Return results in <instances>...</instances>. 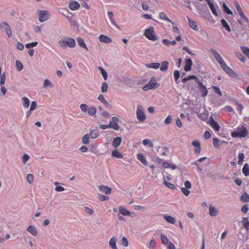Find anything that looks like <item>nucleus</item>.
I'll return each mask as SVG.
<instances>
[{
  "instance_id": "nucleus-1",
  "label": "nucleus",
  "mask_w": 249,
  "mask_h": 249,
  "mask_svg": "<svg viewBox=\"0 0 249 249\" xmlns=\"http://www.w3.org/2000/svg\"><path fill=\"white\" fill-rule=\"evenodd\" d=\"M210 52L217 62L219 64L222 69L228 74L231 77H234L236 75V73L231 68L226 65L224 60L216 50L213 49H211Z\"/></svg>"
},
{
  "instance_id": "nucleus-2",
  "label": "nucleus",
  "mask_w": 249,
  "mask_h": 249,
  "mask_svg": "<svg viewBox=\"0 0 249 249\" xmlns=\"http://www.w3.org/2000/svg\"><path fill=\"white\" fill-rule=\"evenodd\" d=\"M59 44L63 48H66L67 46L70 48H74L76 45V42L73 38L68 37L60 40Z\"/></svg>"
},
{
  "instance_id": "nucleus-3",
  "label": "nucleus",
  "mask_w": 249,
  "mask_h": 249,
  "mask_svg": "<svg viewBox=\"0 0 249 249\" xmlns=\"http://www.w3.org/2000/svg\"><path fill=\"white\" fill-rule=\"evenodd\" d=\"M247 134L248 131L244 126L238 127L236 130L231 133L232 138H243L245 137Z\"/></svg>"
},
{
  "instance_id": "nucleus-4",
  "label": "nucleus",
  "mask_w": 249,
  "mask_h": 249,
  "mask_svg": "<svg viewBox=\"0 0 249 249\" xmlns=\"http://www.w3.org/2000/svg\"><path fill=\"white\" fill-rule=\"evenodd\" d=\"M144 35L149 40L155 41L157 39V36L155 34L154 29L153 27L145 30Z\"/></svg>"
},
{
  "instance_id": "nucleus-5",
  "label": "nucleus",
  "mask_w": 249,
  "mask_h": 249,
  "mask_svg": "<svg viewBox=\"0 0 249 249\" xmlns=\"http://www.w3.org/2000/svg\"><path fill=\"white\" fill-rule=\"evenodd\" d=\"M137 119L141 122H143L146 120V116L143 107L142 106H138L136 111Z\"/></svg>"
},
{
  "instance_id": "nucleus-6",
  "label": "nucleus",
  "mask_w": 249,
  "mask_h": 249,
  "mask_svg": "<svg viewBox=\"0 0 249 249\" xmlns=\"http://www.w3.org/2000/svg\"><path fill=\"white\" fill-rule=\"evenodd\" d=\"M38 14V20L41 22H45L49 19L51 17L49 12L46 10H39Z\"/></svg>"
},
{
  "instance_id": "nucleus-7",
  "label": "nucleus",
  "mask_w": 249,
  "mask_h": 249,
  "mask_svg": "<svg viewBox=\"0 0 249 249\" xmlns=\"http://www.w3.org/2000/svg\"><path fill=\"white\" fill-rule=\"evenodd\" d=\"M157 85L158 83L155 77H153L150 79L148 84L143 87V89L144 90L152 89L153 88L158 87L159 85Z\"/></svg>"
},
{
  "instance_id": "nucleus-8",
  "label": "nucleus",
  "mask_w": 249,
  "mask_h": 249,
  "mask_svg": "<svg viewBox=\"0 0 249 249\" xmlns=\"http://www.w3.org/2000/svg\"><path fill=\"white\" fill-rule=\"evenodd\" d=\"M234 5H235V6L236 7V9L237 11L238 12V14L240 16L241 18L245 20V21L247 23H249V20L248 18L246 17V16L244 15V13H243V12L242 11V9L240 5H239V4L236 1L234 2Z\"/></svg>"
},
{
  "instance_id": "nucleus-9",
  "label": "nucleus",
  "mask_w": 249,
  "mask_h": 249,
  "mask_svg": "<svg viewBox=\"0 0 249 249\" xmlns=\"http://www.w3.org/2000/svg\"><path fill=\"white\" fill-rule=\"evenodd\" d=\"M119 119L117 117H113L112 118V121L109 122L110 125V128H113L115 130H118L119 129V125L118 124V123L119 122Z\"/></svg>"
},
{
  "instance_id": "nucleus-10",
  "label": "nucleus",
  "mask_w": 249,
  "mask_h": 249,
  "mask_svg": "<svg viewBox=\"0 0 249 249\" xmlns=\"http://www.w3.org/2000/svg\"><path fill=\"white\" fill-rule=\"evenodd\" d=\"M209 124L215 131H218L220 130V126L216 122L212 117H211L210 120L208 122Z\"/></svg>"
},
{
  "instance_id": "nucleus-11",
  "label": "nucleus",
  "mask_w": 249,
  "mask_h": 249,
  "mask_svg": "<svg viewBox=\"0 0 249 249\" xmlns=\"http://www.w3.org/2000/svg\"><path fill=\"white\" fill-rule=\"evenodd\" d=\"M0 27L3 28L5 29V32L9 37H10L12 36V32L10 26L6 22H3L0 24Z\"/></svg>"
},
{
  "instance_id": "nucleus-12",
  "label": "nucleus",
  "mask_w": 249,
  "mask_h": 249,
  "mask_svg": "<svg viewBox=\"0 0 249 249\" xmlns=\"http://www.w3.org/2000/svg\"><path fill=\"white\" fill-rule=\"evenodd\" d=\"M197 83L198 84V88L201 93V96L203 97L206 96L208 93V90L206 87L199 80L197 82Z\"/></svg>"
},
{
  "instance_id": "nucleus-13",
  "label": "nucleus",
  "mask_w": 249,
  "mask_h": 249,
  "mask_svg": "<svg viewBox=\"0 0 249 249\" xmlns=\"http://www.w3.org/2000/svg\"><path fill=\"white\" fill-rule=\"evenodd\" d=\"M119 212L124 216H129L133 217L135 215V213L129 212L125 208L122 206L119 207Z\"/></svg>"
},
{
  "instance_id": "nucleus-14",
  "label": "nucleus",
  "mask_w": 249,
  "mask_h": 249,
  "mask_svg": "<svg viewBox=\"0 0 249 249\" xmlns=\"http://www.w3.org/2000/svg\"><path fill=\"white\" fill-rule=\"evenodd\" d=\"M99 39L101 42H104L106 43H109L112 41L111 38L104 35H101L99 37Z\"/></svg>"
},
{
  "instance_id": "nucleus-15",
  "label": "nucleus",
  "mask_w": 249,
  "mask_h": 249,
  "mask_svg": "<svg viewBox=\"0 0 249 249\" xmlns=\"http://www.w3.org/2000/svg\"><path fill=\"white\" fill-rule=\"evenodd\" d=\"M69 7L71 10H76L79 8L80 4L76 1H72L69 3Z\"/></svg>"
},
{
  "instance_id": "nucleus-16",
  "label": "nucleus",
  "mask_w": 249,
  "mask_h": 249,
  "mask_svg": "<svg viewBox=\"0 0 249 249\" xmlns=\"http://www.w3.org/2000/svg\"><path fill=\"white\" fill-rule=\"evenodd\" d=\"M98 189L101 192L105 193L107 195L111 193L112 189L109 187L102 185L99 186L98 187Z\"/></svg>"
},
{
  "instance_id": "nucleus-17",
  "label": "nucleus",
  "mask_w": 249,
  "mask_h": 249,
  "mask_svg": "<svg viewBox=\"0 0 249 249\" xmlns=\"http://www.w3.org/2000/svg\"><path fill=\"white\" fill-rule=\"evenodd\" d=\"M184 70L188 71L191 70L193 62L191 58H187L185 60Z\"/></svg>"
},
{
  "instance_id": "nucleus-18",
  "label": "nucleus",
  "mask_w": 249,
  "mask_h": 249,
  "mask_svg": "<svg viewBox=\"0 0 249 249\" xmlns=\"http://www.w3.org/2000/svg\"><path fill=\"white\" fill-rule=\"evenodd\" d=\"M192 145L195 146V152L196 154H198L200 153L201 151V147L200 142L197 141H194L192 142Z\"/></svg>"
},
{
  "instance_id": "nucleus-19",
  "label": "nucleus",
  "mask_w": 249,
  "mask_h": 249,
  "mask_svg": "<svg viewBox=\"0 0 249 249\" xmlns=\"http://www.w3.org/2000/svg\"><path fill=\"white\" fill-rule=\"evenodd\" d=\"M27 231L35 236H36L38 235V232L36 229L33 226H29L28 227Z\"/></svg>"
},
{
  "instance_id": "nucleus-20",
  "label": "nucleus",
  "mask_w": 249,
  "mask_h": 249,
  "mask_svg": "<svg viewBox=\"0 0 249 249\" xmlns=\"http://www.w3.org/2000/svg\"><path fill=\"white\" fill-rule=\"evenodd\" d=\"M206 0L213 14L215 16H217L218 14L215 10L214 4L210 0Z\"/></svg>"
},
{
  "instance_id": "nucleus-21",
  "label": "nucleus",
  "mask_w": 249,
  "mask_h": 249,
  "mask_svg": "<svg viewBox=\"0 0 249 249\" xmlns=\"http://www.w3.org/2000/svg\"><path fill=\"white\" fill-rule=\"evenodd\" d=\"M117 238L115 237H112L109 241V244L112 249H118L116 246Z\"/></svg>"
},
{
  "instance_id": "nucleus-22",
  "label": "nucleus",
  "mask_w": 249,
  "mask_h": 249,
  "mask_svg": "<svg viewBox=\"0 0 249 249\" xmlns=\"http://www.w3.org/2000/svg\"><path fill=\"white\" fill-rule=\"evenodd\" d=\"M137 159L144 165H148V162L147 161L146 158L142 154H138L137 155Z\"/></svg>"
},
{
  "instance_id": "nucleus-23",
  "label": "nucleus",
  "mask_w": 249,
  "mask_h": 249,
  "mask_svg": "<svg viewBox=\"0 0 249 249\" xmlns=\"http://www.w3.org/2000/svg\"><path fill=\"white\" fill-rule=\"evenodd\" d=\"M122 142V138L120 137H117L114 139L112 142V146L115 148L118 147Z\"/></svg>"
},
{
  "instance_id": "nucleus-24",
  "label": "nucleus",
  "mask_w": 249,
  "mask_h": 249,
  "mask_svg": "<svg viewBox=\"0 0 249 249\" xmlns=\"http://www.w3.org/2000/svg\"><path fill=\"white\" fill-rule=\"evenodd\" d=\"M191 79H195L196 82H198L199 81V79L195 75H189L187 77H185L182 79V82L183 83H185L188 81L191 80Z\"/></svg>"
},
{
  "instance_id": "nucleus-25",
  "label": "nucleus",
  "mask_w": 249,
  "mask_h": 249,
  "mask_svg": "<svg viewBox=\"0 0 249 249\" xmlns=\"http://www.w3.org/2000/svg\"><path fill=\"white\" fill-rule=\"evenodd\" d=\"M160 17L161 19L163 20H166L167 21H169L171 22L173 25L175 24V22L171 21L167 16V15L165 14L164 12H160L159 14Z\"/></svg>"
},
{
  "instance_id": "nucleus-26",
  "label": "nucleus",
  "mask_w": 249,
  "mask_h": 249,
  "mask_svg": "<svg viewBox=\"0 0 249 249\" xmlns=\"http://www.w3.org/2000/svg\"><path fill=\"white\" fill-rule=\"evenodd\" d=\"M242 173L246 177L249 176V165L248 163H245L242 168Z\"/></svg>"
},
{
  "instance_id": "nucleus-27",
  "label": "nucleus",
  "mask_w": 249,
  "mask_h": 249,
  "mask_svg": "<svg viewBox=\"0 0 249 249\" xmlns=\"http://www.w3.org/2000/svg\"><path fill=\"white\" fill-rule=\"evenodd\" d=\"M242 223L247 231L249 230V219L248 217H244L242 220Z\"/></svg>"
},
{
  "instance_id": "nucleus-28",
  "label": "nucleus",
  "mask_w": 249,
  "mask_h": 249,
  "mask_svg": "<svg viewBox=\"0 0 249 249\" xmlns=\"http://www.w3.org/2000/svg\"><path fill=\"white\" fill-rule=\"evenodd\" d=\"M89 135L91 138L96 139L99 136V131L98 129H94L91 130Z\"/></svg>"
},
{
  "instance_id": "nucleus-29",
  "label": "nucleus",
  "mask_w": 249,
  "mask_h": 249,
  "mask_svg": "<svg viewBox=\"0 0 249 249\" xmlns=\"http://www.w3.org/2000/svg\"><path fill=\"white\" fill-rule=\"evenodd\" d=\"M188 22L190 26L194 30L196 31H197L198 30V28L197 26L196 23V21L188 18Z\"/></svg>"
},
{
  "instance_id": "nucleus-30",
  "label": "nucleus",
  "mask_w": 249,
  "mask_h": 249,
  "mask_svg": "<svg viewBox=\"0 0 249 249\" xmlns=\"http://www.w3.org/2000/svg\"><path fill=\"white\" fill-rule=\"evenodd\" d=\"M162 166L165 168H171L173 170L176 169V166L174 164L170 163L169 162L167 161H164L162 163Z\"/></svg>"
},
{
  "instance_id": "nucleus-31",
  "label": "nucleus",
  "mask_w": 249,
  "mask_h": 249,
  "mask_svg": "<svg viewBox=\"0 0 249 249\" xmlns=\"http://www.w3.org/2000/svg\"><path fill=\"white\" fill-rule=\"evenodd\" d=\"M163 217L167 222L173 224L175 223L176 220L173 217L169 215H164Z\"/></svg>"
},
{
  "instance_id": "nucleus-32",
  "label": "nucleus",
  "mask_w": 249,
  "mask_h": 249,
  "mask_svg": "<svg viewBox=\"0 0 249 249\" xmlns=\"http://www.w3.org/2000/svg\"><path fill=\"white\" fill-rule=\"evenodd\" d=\"M112 157H115L118 159L122 158L123 156L122 154L117 150H114L111 153Z\"/></svg>"
},
{
  "instance_id": "nucleus-33",
  "label": "nucleus",
  "mask_w": 249,
  "mask_h": 249,
  "mask_svg": "<svg viewBox=\"0 0 249 249\" xmlns=\"http://www.w3.org/2000/svg\"><path fill=\"white\" fill-rule=\"evenodd\" d=\"M209 213L212 216H216L217 213V211L214 207L210 206Z\"/></svg>"
},
{
  "instance_id": "nucleus-34",
  "label": "nucleus",
  "mask_w": 249,
  "mask_h": 249,
  "mask_svg": "<svg viewBox=\"0 0 249 249\" xmlns=\"http://www.w3.org/2000/svg\"><path fill=\"white\" fill-rule=\"evenodd\" d=\"M98 99L102 103H103L106 106L109 107V104L107 102L103 94H100L98 97Z\"/></svg>"
},
{
  "instance_id": "nucleus-35",
  "label": "nucleus",
  "mask_w": 249,
  "mask_h": 249,
  "mask_svg": "<svg viewBox=\"0 0 249 249\" xmlns=\"http://www.w3.org/2000/svg\"><path fill=\"white\" fill-rule=\"evenodd\" d=\"M23 106L24 108H28L30 105V101L28 98L24 97L22 98Z\"/></svg>"
},
{
  "instance_id": "nucleus-36",
  "label": "nucleus",
  "mask_w": 249,
  "mask_h": 249,
  "mask_svg": "<svg viewBox=\"0 0 249 249\" xmlns=\"http://www.w3.org/2000/svg\"><path fill=\"white\" fill-rule=\"evenodd\" d=\"M77 42L80 46L83 47L87 50H88V48H87L83 39L82 38H81V37L77 38Z\"/></svg>"
},
{
  "instance_id": "nucleus-37",
  "label": "nucleus",
  "mask_w": 249,
  "mask_h": 249,
  "mask_svg": "<svg viewBox=\"0 0 249 249\" xmlns=\"http://www.w3.org/2000/svg\"><path fill=\"white\" fill-rule=\"evenodd\" d=\"M168 66V62L166 61H164L161 63V66L160 67V70L162 71H165L167 70Z\"/></svg>"
},
{
  "instance_id": "nucleus-38",
  "label": "nucleus",
  "mask_w": 249,
  "mask_h": 249,
  "mask_svg": "<svg viewBox=\"0 0 249 249\" xmlns=\"http://www.w3.org/2000/svg\"><path fill=\"white\" fill-rule=\"evenodd\" d=\"M88 113L89 115L93 116L96 113V109L94 107H89Z\"/></svg>"
},
{
  "instance_id": "nucleus-39",
  "label": "nucleus",
  "mask_w": 249,
  "mask_h": 249,
  "mask_svg": "<svg viewBox=\"0 0 249 249\" xmlns=\"http://www.w3.org/2000/svg\"><path fill=\"white\" fill-rule=\"evenodd\" d=\"M82 143L84 144H89L90 142L89 136L88 134H85L82 138Z\"/></svg>"
},
{
  "instance_id": "nucleus-40",
  "label": "nucleus",
  "mask_w": 249,
  "mask_h": 249,
  "mask_svg": "<svg viewBox=\"0 0 249 249\" xmlns=\"http://www.w3.org/2000/svg\"><path fill=\"white\" fill-rule=\"evenodd\" d=\"M146 66L148 68L157 69L160 67V64L159 63H152L146 65Z\"/></svg>"
},
{
  "instance_id": "nucleus-41",
  "label": "nucleus",
  "mask_w": 249,
  "mask_h": 249,
  "mask_svg": "<svg viewBox=\"0 0 249 249\" xmlns=\"http://www.w3.org/2000/svg\"><path fill=\"white\" fill-rule=\"evenodd\" d=\"M241 200L243 202L249 201V195L247 193H244L240 197Z\"/></svg>"
},
{
  "instance_id": "nucleus-42",
  "label": "nucleus",
  "mask_w": 249,
  "mask_h": 249,
  "mask_svg": "<svg viewBox=\"0 0 249 249\" xmlns=\"http://www.w3.org/2000/svg\"><path fill=\"white\" fill-rule=\"evenodd\" d=\"M162 42L167 46H169L170 45H175L177 44V42L175 40L170 41L167 39H163L162 40Z\"/></svg>"
},
{
  "instance_id": "nucleus-43",
  "label": "nucleus",
  "mask_w": 249,
  "mask_h": 249,
  "mask_svg": "<svg viewBox=\"0 0 249 249\" xmlns=\"http://www.w3.org/2000/svg\"><path fill=\"white\" fill-rule=\"evenodd\" d=\"M221 22L223 27H224L228 32L231 31L230 26L225 19H221Z\"/></svg>"
},
{
  "instance_id": "nucleus-44",
  "label": "nucleus",
  "mask_w": 249,
  "mask_h": 249,
  "mask_svg": "<svg viewBox=\"0 0 249 249\" xmlns=\"http://www.w3.org/2000/svg\"><path fill=\"white\" fill-rule=\"evenodd\" d=\"M54 184L55 185H56V187L55 188V190L57 192H62V191H64L65 190V188L62 187V186H59V185L60 184V183L57 181H55L54 182Z\"/></svg>"
},
{
  "instance_id": "nucleus-45",
  "label": "nucleus",
  "mask_w": 249,
  "mask_h": 249,
  "mask_svg": "<svg viewBox=\"0 0 249 249\" xmlns=\"http://www.w3.org/2000/svg\"><path fill=\"white\" fill-rule=\"evenodd\" d=\"M213 144L214 148L216 149L220 148L219 141L218 138H214L213 139Z\"/></svg>"
},
{
  "instance_id": "nucleus-46",
  "label": "nucleus",
  "mask_w": 249,
  "mask_h": 249,
  "mask_svg": "<svg viewBox=\"0 0 249 249\" xmlns=\"http://www.w3.org/2000/svg\"><path fill=\"white\" fill-rule=\"evenodd\" d=\"M241 50L243 53L245 54L249 58V48L247 47H241Z\"/></svg>"
},
{
  "instance_id": "nucleus-47",
  "label": "nucleus",
  "mask_w": 249,
  "mask_h": 249,
  "mask_svg": "<svg viewBox=\"0 0 249 249\" xmlns=\"http://www.w3.org/2000/svg\"><path fill=\"white\" fill-rule=\"evenodd\" d=\"M223 8L224 11L227 14L229 15H232V11L228 8V7L227 6V5L224 3L223 4Z\"/></svg>"
},
{
  "instance_id": "nucleus-48",
  "label": "nucleus",
  "mask_w": 249,
  "mask_h": 249,
  "mask_svg": "<svg viewBox=\"0 0 249 249\" xmlns=\"http://www.w3.org/2000/svg\"><path fill=\"white\" fill-rule=\"evenodd\" d=\"M99 69L100 70L102 76H103L104 78L105 79V80H107L108 75H107V73L106 72V71L103 68H102L101 67H99Z\"/></svg>"
},
{
  "instance_id": "nucleus-49",
  "label": "nucleus",
  "mask_w": 249,
  "mask_h": 249,
  "mask_svg": "<svg viewBox=\"0 0 249 249\" xmlns=\"http://www.w3.org/2000/svg\"><path fill=\"white\" fill-rule=\"evenodd\" d=\"M245 158V155L243 153H239L238 154V161L239 164H242Z\"/></svg>"
},
{
  "instance_id": "nucleus-50",
  "label": "nucleus",
  "mask_w": 249,
  "mask_h": 249,
  "mask_svg": "<svg viewBox=\"0 0 249 249\" xmlns=\"http://www.w3.org/2000/svg\"><path fill=\"white\" fill-rule=\"evenodd\" d=\"M98 198L100 201H104L108 200L109 199V197L108 196H104L101 194H98Z\"/></svg>"
},
{
  "instance_id": "nucleus-51",
  "label": "nucleus",
  "mask_w": 249,
  "mask_h": 249,
  "mask_svg": "<svg viewBox=\"0 0 249 249\" xmlns=\"http://www.w3.org/2000/svg\"><path fill=\"white\" fill-rule=\"evenodd\" d=\"M142 143L144 145H149L150 147H153L154 146L153 143L149 139H144L142 141Z\"/></svg>"
},
{
  "instance_id": "nucleus-52",
  "label": "nucleus",
  "mask_w": 249,
  "mask_h": 249,
  "mask_svg": "<svg viewBox=\"0 0 249 249\" xmlns=\"http://www.w3.org/2000/svg\"><path fill=\"white\" fill-rule=\"evenodd\" d=\"M16 64L17 69L18 71H21L23 69V65L19 60H16Z\"/></svg>"
},
{
  "instance_id": "nucleus-53",
  "label": "nucleus",
  "mask_w": 249,
  "mask_h": 249,
  "mask_svg": "<svg viewBox=\"0 0 249 249\" xmlns=\"http://www.w3.org/2000/svg\"><path fill=\"white\" fill-rule=\"evenodd\" d=\"M164 184L167 187H168V188H169L170 189H174L175 188V185L173 184L168 182L165 179H164Z\"/></svg>"
},
{
  "instance_id": "nucleus-54",
  "label": "nucleus",
  "mask_w": 249,
  "mask_h": 249,
  "mask_svg": "<svg viewBox=\"0 0 249 249\" xmlns=\"http://www.w3.org/2000/svg\"><path fill=\"white\" fill-rule=\"evenodd\" d=\"M108 89V85L106 82H103L102 84L101 91L102 92H107Z\"/></svg>"
},
{
  "instance_id": "nucleus-55",
  "label": "nucleus",
  "mask_w": 249,
  "mask_h": 249,
  "mask_svg": "<svg viewBox=\"0 0 249 249\" xmlns=\"http://www.w3.org/2000/svg\"><path fill=\"white\" fill-rule=\"evenodd\" d=\"M80 107L81 110L84 112H86L88 111V108H89V107L87 106V105H86L85 104H81L80 106Z\"/></svg>"
},
{
  "instance_id": "nucleus-56",
  "label": "nucleus",
  "mask_w": 249,
  "mask_h": 249,
  "mask_svg": "<svg viewBox=\"0 0 249 249\" xmlns=\"http://www.w3.org/2000/svg\"><path fill=\"white\" fill-rule=\"evenodd\" d=\"M161 241L162 243V244L164 245H167L168 243V240L167 238V237L163 234L161 235L160 236Z\"/></svg>"
},
{
  "instance_id": "nucleus-57",
  "label": "nucleus",
  "mask_w": 249,
  "mask_h": 249,
  "mask_svg": "<svg viewBox=\"0 0 249 249\" xmlns=\"http://www.w3.org/2000/svg\"><path fill=\"white\" fill-rule=\"evenodd\" d=\"M27 180L30 183L32 184L34 181V176L32 174H29L27 176Z\"/></svg>"
},
{
  "instance_id": "nucleus-58",
  "label": "nucleus",
  "mask_w": 249,
  "mask_h": 249,
  "mask_svg": "<svg viewBox=\"0 0 249 249\" xmlns=\"http://www.w3.org/2000/svg\"><path fill=\"white\" fill-rule=\"evenodd\" d=\"M37 44H38L37 42H33L27 43V44H26V47L27 49H29L31 47H35L36 46Z\"/></svg>"
},
{
  "instance_id": "nucleus-59",
  "label": "nucleus",
  "mask_w": 249,
  "mask_h": 249,
  "mask_svg": "<svg viewBox=\"0 0 249 249\" xmlns=\"http://www.w3.org/2000/svg\"><path fill=\"white\" fill-rule=\"evenodd\" d=\"M48 86H50L51 87H53V84L49 80L45 79L44 80V84H43V87H48Z\"/></svg>"
},
{
  "instance_id": "nucleus-60",
  "label": "nucleus",
  "mask_w": 249,
  "mask_h": 249,
  "mask_svg": "<svg viewBox=\"0 0 249 249\" xmlns=\"http://www.w3.org/2000/svg\"><path fill=\"white\" fill-rule=\"evenodd\" d=\"M174 75L175 79V81L176 82L178 81V80L180 77V72L178 70H175L174 72Z\"/></svg>"
},
{
  "instance_id": "nucleus-61",
  "label": "nucleus",
  "mask_w": 249,
  "mask_h": 249,
  "mask_svg": "<svg viewBox=\"0 0 249 249\" xmlns=\"http://www.w3.org/2000/svg\"><path fill=\"white\" fill-rule=\"evenodd\" d=\"M122 245L124 247H127L128 245V242L127 238L125 237H123L122 240Z\"/></svg>"
},
{
  "instance_id": "nucleus-62",
  "label": "nucleus",
  "mask_w": 249,
  "mask_h": 249,
  "mask_svg": "<svg viewBox=\"0 0 249 249\" xmlns=\"http://www.w3.org/2000/svg\"><path fill=\"white\" fill-rule=\"evenodd\" d=\"M181 192L185 196H188L190 194V191L188 190V189H186L185 188H181Z\"/></svg>"
},
{
  "instance_id": "nucleus-63",
  "label": "nucleus",
  "mask_w": 249,
  "mask_h": 249,
  "mask_svg": "<svg viewBox=\"0 0 249 249\" xmlns=\"http://www.w3.org/2000/svg\"><path fill=\"white\" fill-rule=\"evenodd\" d=\"M211 133L209 131H206L204 133V138L206 140L209 139L211 138Z\"/></svg>"
},
{
  "instance_id": "nucleus-64",
  "label": "nucleus",
  "mask_w": 249,
  "mask_h": 249,
  "mask_svg": "<svg viewBox=\"0 0 249 249\" xmlns=\"http://www.w3.org/2000/svg\"><path fill=\"white\" fill-rule=\"evenodd\" d=\"M172 121V118L171 115H168L165 120V123L166 124H170L171 123Z\"/></svg>"
}]
</instances>
